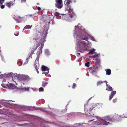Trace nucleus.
<instances>
[{
  "label": "nucleus",
  "mask_w": 127,
  "mask_h": 127,
  "mask_svg": "<svg viewBox=\"0 0 127 127\" xmlns=\"http://www.w3.org/2000/svg\"><path fill=\"white\" fill-rule=\"evenodd\" d=\"M73 33L74 37L76 39L75 49L78 51L84 53L89 51L88 48L92 45L91 42L88 40L89 38L92 41H96L94 37L88 34L80 23L74 27Z\"/></svg>",
  "instance_id": "1"
},
{
  "label": "nucleus",
  "mask_w": 127,
  "mask_h": 127,
  "mask_svg": "<svg viewBox=\"0 0 127 127\" xmlns=\"http://www.w3.org/2000/svg\"><path fill=\"white\" fill-rule=\"evenodd\" d=\"M48 29H47L46 31H44L43 32L41 33L40 31L38 32L37 35L34 37L33 39L34 41L37 42V44H40V46L38 50L36 53L37 55V59L35 61L34 66L35 69L39 68V65L38 61L39 57L38 56L40 55L42 53V49L43 47L44 43L46 41L45 40L47 34L48 33Z\"/></svg>",
  "instance_id": "2"
},
{
  "label": "nucleus",
  "mask_w": 127,
  "mask_h": 127,
  "mask_svg": "<svg viewBox=\"0 0 127 127\" xmlns=\"http://www.w3.org/2000/svg\"><path fill=\"white\" fill-rule=\"evenodd\" d=\"M12 80L15 83H16V80L17 81L22 85L27 84L31 78L27 75L16 74H13Z\"/></svg>",
  "instance_id": "3"
},
{
  "label": "nucleus",
  "mask_w": 127,
  "mask_h": 127,
  "mask_svg": "<svg viewBox=\"0 0 127 127\" xmlns=\"http://www.w3.org/2000/svg\"><path fill=\"white\" fill-rule=\"evenodd\" d=\"M95 117L97 121L93 122L94 124L102 126H107L110 123L109 122H112L111 118V116L109 115H107L101 118L99 117L96 116Z\"/></svg>",
  "instance_id": "4"
},
{
  "label": "nucleus",
  "mask_w": 127,
  "mask_h": 127,
  "mask_svg": "<svg viewBox=\"0 0 127 127\" xmlns=\"http://www.w3.org/2000/svg\"><path fill=\"white\" fill-rule=\"evenodd\" d=\"M72 0H65L64 1V10L65 11H67L68 12L72 13L73 14H74L72 9L71 8V6L69 4L72 2Z\"/></svg>",
  "instance_id": "5"
},
{
  "label": "nucleus",
  "mask_w": 127,
  "mask_h": 127,
  "mask_svg": "<svg viewBox=\"0 0 127 127\" xmlns=\"http://www.w3.org/2000/svg\"><path fill=\"white\" fill-rule=\"evenodd\" d=\"M95 104H85L84 106V110L85 113L87 114H90L91 116H92L91 113V111L92 110L93 108L95 107ZM94 115V114H93Z\"/></svg>",
  "instance_id": "6"
},
{
  "label": "nucleus",
  "mask_w": 127,
  "mask_h": 127,
  "mask_svg": "<svg viewBox=\"0 0 127 127\" xmlns=\"http://www.w3.org/2000/svg\"><path fill=\"white\" fill-rule=\"evenodd\" d=\"M1 85L3 88H5L14 90L15 91H17L19 89L18 88L12 83L6 84L3 83L1 84Z\"/></svg>",
  "instance_id": "7"
},
{
  "label": "nucleus",
  "mask_w": 127,
  "mask_h": 127,
  "mask_svg": "<svg viewBox=\"0 0 127 127\" xmlns=\"http://www.w3.org/2000/svg\"><path fill=\"white\" fill-rule=\"evenodd\" d=\"M36 46L34 48H33L32 49L31 52V53H30V54H29L28 55V56H29L26 59V60L25 62L23 64V65H25L28 64V62L29 60L31 58H32V56L33 52L35 51L37 47L39 45V44H37V42H36Z\"/></svg>",
  "instance_id": "8"
},
{
  "label": "nucleus",
  "mask_w": 127,
  "mask_h": 127,
  "mask_svg": "<svg viewBox=\"0 0 127 127\" xmlns=\"http://www.w3.org/2000/svg\"><path fill=\"white\" fill-rule=\"evenodd\" d=\"M127 118V116L122 117L121 115H119L117 114H115L111 117L112 122H114L115 121H119L121 118Z\"/></svg>",
  "instance_id": "9"
},
{
  "label": "nucleus",
  "mask_w": 127,
  "mask_h": 127,
  "mask_svg": "<svg viewBox=\"0 0 127 127\" xmlns=\"http://www.w3.org/2000/svg\"><path fill=\"white\" fill-rule=\"evenodd\" d=\"M98 67L97 65H93L90 68L89 71L90 72L94 75H96Z\"/></svg>",
  "instance_id": "10"
},
{
  "label": "nucleus",
  "mask_w": 127,
  "mask_h": 127,
  "mask_svg": "<svg viewBox=\"0 0 127 127\" xmlns=\"http://www.w3.org/2000/svg\"><path fill=\"white\" fill-rule=\"evenodd\" d=\"M55 5L59 9H61L63 7V4L62 0H56Z\"/></svg>",
  "instance_id": "11"
},
{
  "label": "nucleus",
  "mask_w": 127,
  "mask_h": 127,
  "mask_svg": "<svg viewBox=\"0 0 127 127\" xmlns=\"http://www.w3.org/2000/svg\"><path fill=\"white\" fill-rule=\"evenodd\" d=\"M42 71H44L43 73L42 74H47L49 73V68L47 67L42 65V67L41 68Z\"/></svg>",
  "instance_id": "12"
},
{
  "label": "nucleus",
  "mask_w": 127,
  "mask_h": 127,
  "mask_svg": "<svg viewBox=\"0 0 127 127\" xmlns=\"http://www.w3.org/2000/svg\"><path fill=\"white\" fill-rule=\"evenodd\" d=\"M94 53L95 54L92 56V57L94 58V60H95L97 63H98L100 62V61L98 59V58L100 56V53H97L96 52H95Z\"/></svg>",
  "instance_id": "13"
},
{
  "label": "nucleus",
  "mask_w": 127,
  "mask_h": 127,
  "mask_svg": "<svg viewBox=\"0 0 127 127\" xmlns=\"http://www.w3.org/2000/svg\"><path fill=\"white\" fill-rule=\"evenodd\" d=\"M15 4V3L14 1H11L9 2H7L6 5L9 8H10L11 6H13Z\"/></svg>",
  "instance_id": "14"
},
{
  "label": "nucleus",
  "mask_w": 127,
  "mask_h": 127,
  "mask_svg": "<svg viewBox=\"0 0 127 127\" xmlns=\"http://www.w3.org/2000/svg\"><path fill=\"white\" fill-rule=\"evenodd\" d=\"M116 91H113L111 92V94L109 95V100L110 101L112 99L114 95L116 94Z\"/></svg>",
  "instance_id": "15"
},
{
  "label": "nucleus",
  "mask_w": 127,
  "mask_h": 127,
  "mask_svg": "<svg viewBox=\"0 0 127 127\" xmlns=\"http://www.w3.org/2000/svg\"><path fill=\"white\" fill-rule=\"evenodd\" d=\"M62 15H63V19H65V20L67 21H69L70 20V16L69 15L63 14Z\"/></svg>",
  "instance_id": "16"
},
{
  "label": "nucleus",
  "mask_w": 127,
  "mask_h": 127,
  "mask_svg": "<svg viewBox=\"0 0 127 127\" xmlns=\"http://www.w3.org/2000/svg\"><path fill=\"white\" fill-rule=\"evenodd\" d=\"M106 90L108 91H111L113 89L112 87L110 86L109 85L107 84V83H106Z\"/></svg>",
  "instance_id": "17"
},
{
  "label": "nucleus",
  "mask_w": 127,
  "mask_h": 127,
  "mask_svg": "<svg viewBox=\"0 0 127 127\" xmlns=\"http://www.w3.org/2000/svg\"><path fill=\"white\" fill-rule=\"evenodd\" d=\"M83 125L80 124H75L73 126L71 125L70 127H82Z\"/></svg>",
  "instance_id": "18"
},
{
  "label": "nucleus",
  "mask_w": 127,
  "mask_h": 127,
  "mask_svg": "<svg viewBox=\"0 0 127 127\" xmlns=\"http://www.w3.org/2000/svg\"><path fill=\"white\" fill-rule=\"evenodd\" d=\"M105 70L106 71V74L107 75H109L111 74V70L109 69H106Z\"/></svg>",
  "instance_id": "19"
},
{
  "label": "nucleus",
  "mask_w": 127,
  "mask_h": 127,
  "mask_svg": "<svg viewBox=\"0 0 127 127\" xmlns=\"http://www.w3.org/2000/svg\"><path fill=\"white\" fill-rule=\"evenodd\" d=\"M45 55L48 56L50 54V52L49 50L47 49H45Z\"/></svg>",
  "instance_id": "20"
},
{
  "label": "nucleus",
  "mask_w": 127,
  "mask_h": 127,
  "mask_svg": "<svg viewBox=\"0 0 127 127\" xmlns=\"http://www.w3.org/2000/svg\"><path fill=\"white\" fill-rule=\"evenodd\" d=\"M48 84V82L46 81H44L42 82V86L43 87H45Z\"/></svg>",
  "instance_id": "21"
},
{
  "label": "nucleus",
  "mask_w": 127,
  "mask_h": 127,
  "mask_svg": "<svg viewBox=\"0 0 127 127\" xmlns=\"http://www.w3.org/2000/svg\"><path fill=\"white\" fill-rule=\"evenodd\" d=\"M32 27V25H31V26L29 25H26L24 27L23 32L24 30H25L26 29H31V27Z\"/></svg>",
  "instance_id": "22"
},
{
  "label": "nucleus",
  "mask_w": 127,
  "mask_h": 127,
  "mask_svg": "<svg viewBox=\"0 0 127 127\" xmlns=\"http://www.w3.org/2000/svg\"><path fill=\"white\" fill-rule=\"evenodd\" d=\"M37 110H39L43 112H45L46 111V109L45 108H39Z\"/></svg>",
  "instance_id": "23"
},
{
  "label": "nucleus",
  "mask_w": 127,
  "mask_h": 127,
  "mask_svg": "<svg viewBox=\"0 0 127 127\" xmlns=\"http://www.w3.org/2000/svg\"><path fill=\"white\" fill-rule=\"evenodd\" d=\"M71 114H78V115H79L80 116H81V115H82V114L81 113H79V112H72L71 113Z\"/></svg>",
  "instance_id": "24"
},
{
  "label": "nucleus",
  "mask_w": 127,
  "mask_h": 127,
  "mask_svg": "<svg viewBox=\"0 0 127 127\" xmlns=\"http://www.w3.org/2000/svg\"><path fill=\"white\" fill-rule=\"evenodd\" d=\"M95 51V49L94 48H93V49L90 50H89V52L88 53L92 54Z\"/></svg>",
  "instance_id": "25"
},
{
  "label": "nucleus",
  "mask_w": 127,
  "mask_h": 127,
  "mask_svg": "<svg viewBox=\"0 0 127 127\" xmlns=\"http://www.w3.org/2000/svg\"><path fill=\"white\" fill-rule=\"evenodd\" d=\"M30 87H28L27 88L26 87H24V88H23V89H24L23 90L25 91H29V90H30Z\"/></svg>",
  "instance_id": "26"
},
{
  "label": "nucleus",
  "mask_w": 127,
  "mask_h": 127,
  "mask_svg": "<svg viewBox=\"0 0 127 127\" xmlns=\"http://www.w3.org/2000/svg\"><path fill=\"white\" fill-rule=\"evenodd\" d=\"M3 103H6L8 104H9L10 105H11L12 103H11V101H7L6 100H4V101L3 102Z\"/></svg>",
  "instance_id": "27"
},
{
  "label": "nucleus",
  "mask_w": 127,
  "mask_h": 127,
  "mask_svg": "<svg viewBox=\"0 0 127 127\" xmlns=\"http://www.w3.org/2000/svg\"><path fill=\"white\" fill-rule=\"evenodd\" d=\"M103 83V82L101 81H99L97 82V85L98 86L100 85Z\"/></svg>",
  "instance_id": "28"
},
{
  "label": "nucleus",
  "mask_w": 127,
  "mask_h": 127,
  "mask_svg": "<svg viewBox=\"0 0 127 127\" xmlns=\"http://www.w3.org/2000/svg\"><path fill=\"white\" fill-rule=\"evenodd\" d=\"M44 89L42 87L38 89V91L39 92H43L44 91Z\"/></svg>",
  "instance_id": "29"
},
{
  "label": "nucleus",
  "mask_w": 127,
  "mask_h": 127,
  "mask_svg": "<svg viewBox=\"0 0 127 127\" xmlns=\"http://www.w3.org/2000/svg\"><path fill=\"white\" fill-rule=\"evenodd\" d=\"M22 62L21 61H18L17 62V64L19 66H21L22 64Z\"/></svg>",
  "instance_id": "30"
},
{
  "label": "nucleus",
  "mask_w": 127,
  "mask_h": 127,
  "mask_svg": "<svg viewBox=\"0 0 127 127\" xmlns=\"http://www.w3.org/2000/svg\"><path fill=\"white\" fill-rule=\"evenodd\" d=\"M85 65L86 66H87V67H89L90 65V63L89 62H88L86 63L85 64Z\"/></svg>",
  "instance_id": "31"
},
{
  "label": "nucleus",
  "mask_w": 127,
  "mask_h": 127,
  "mask_svg": "<svg viewBox=\"0 0 127 127\" xmlns=\"http://www.w3.org/2000/svg\"><path fill=\"white\" fill-rule=\"evenodd\" d=\"M76 84L75 83H73V85L72 86V88L73 89H74L76 87Z\"/></svg>",
  "instance_id": "32"
},
{
  "label": "nucleus",
  "mask_w": 127,
  "mask_h": 127,
  "mask_svg": "<svg viewBox=\"0 0 127 127\" xmlns=\"http://www.w3.org/2000/svg\"><path fill=\"white\" fill-rule=\"evenodd\" d=\"M117 98H116L115 99H113V103H115L117 101Z\"/></svg>",
  "instance_id": "33"
},
{
  "label": "nucleus",
  "mask_w": 127,
  "mask_h": 127,
  "mask_svg": "<svg viewBox=\"0 0 127 127\" xmlns=\"http://www.w3.org/2000/svg\"><path fill=\"white\" fill-rule=\"evenodd\" d=\"M1 60H2V61H3L5 62V60H4V59L2 56H1Z\"/></svg>",
  "instance_id": "34"
},
{
  "label": "nucleus",
  "mask_w": 127,
  "mask_h": 127,
  "mask_svg": "<svg viewBox=\"0 0 127 127\" xmlns=\"http://www.w3.org/2000/svg\"><path fill=\"white\" fill-rule=\"evenodd\" d=\"M123 116H124V117L125 116H127V112L124 113L123 115Z\"/></svg>",
  "instance_id": "35"
},
{
  "label": "nucleus",
  "mask_w": 127,
  "mask_h": 127,
  "mask_svg": "<svg viewBox=\"0 0 127 127\" xmlns=\"http://www.w3.org/2000/svg\"><path fill=\"white\" fill-rule=\"evenodd\" d=\"M37 9L39 11H40L41 10V8L39 7H37Z\"/></svg>",
  "instance_id": "36"
},
{
  "label": "nucleus",
  "mask_w": 127,
  "mask_h": 127,
  "mask_svg": "<svg viewBox=\"0 0 127 127\" xmlns=\"http://www.w3.org/2000/svg\"><path fill=\"white\" fill-rule=\"evenodd\" d=\"M1 8L3 9L4 7V5H1V7H0Z\"/></svg>",
  "instance_id": "37"
},
{
  "label": "nucleus",
  "mask_w": 127,
  "mask_h": 127,
  "mask_svg": "<svg viewBox=\"0 0 127 127\" xmlns=\"http://www.w3.org/2000/svg\"><path fill=\"white\" fill-rule=\"evenodd\" d=\"M5 81H6V80L5 79H3L2 83H4V84H5L4 83V82H5Z\"/></svg>",
  "instance_id": "38"
},
{
  "label": "nucleus",
  "mask_w": 127,
  "mask_h": 127,
  "mask_svg": "<svg viewBox=\"0 0 127 127\" xmlns=\"http://www.w3.org/2000/svg\"><path fill=\"white\" fill-rule=\"evenodd\" d=\"M26 1V0H21V2L22 3L23 2H25Z\"/></svg>",
  "instance_id": "39"
},
{
  "label": "nucleus",
  "mask_w": 127,
  "mask_h": 127,
  "mask_svg": "<svg viewBox=\"0 0 127 127\" xmlns=\"http://www.w3.org/2000/svg\"><path fill=\"white\" fill-rule=\"evenodd\" d=\"M80 53H77V55L78 56H79L80 55Z\"/></svg>",
  "instance_id": "40"
},
{
  "label": "nucleus",
  "mask_w": 127,
  "mask_h": 127,
  "mask_svg": "<svg viewBox=\"0 0 127 127\" xmlns=\"http://www.w3.org/2000/svg\"><path fill=\"white\" fill-rule=\"evenodd\" d=\"M31 88L33 90V91H35L36 90V89L35 88Z\"/></svg>",
  "instance_id": "41"
},
{
  "label": "nucleus",
  "mask_w": 127,
  "mask_h": 127,
  "mask_svg": "<svg viewBox=\"0 0 127 127\" xmlns=\"http://www.w3.org/2000/svg\"><path fill=\"white\" fill-rule=\"evenodd\" d=\"M94 120H95L94 119H92V120H91L89 121H88V122H91L93 121Z\"/></svg>",
  "instance_id": "42"
},
{
  "label": "nucleus",
  "mask_w": 127,
  "mask_h": 127,
  "mask_svg": "<svg viewBox=\"0 0 127 127\" xmlns=\"http://www.w3.org/2000/svg\"><path fill=\"white\" fill-rule=\"evenodd\" d=\"M38 68H37V69H36V71H37V73H39V72L38 70Z\"/></svg>",
  "instance_id": "43"
},
{
  "label": "nucleus",
  "mask_w": 127,
  "mask_h": 127,
  "mask_svg": "<svg viewBox=\"0 0 127 127\" xmlns=\"http://www.w3.org/2000/svg\"><path fill=\"white\" fill-rule=\"evenodd\" d=\"M103 82H106V83H107L108 82H107L106 81H104Z\"/></svg>",
  "instance_id": "44"
},
{
  "label": "nucleus",
  "mask_w": 127,
  "mask_h": 127,
  "mask_svg": "<svg viewBox=\"0 0 127 127\" xmlns=\"http://www.w3.org/2000/svg\"><path fill=\"white\" fill-rule=\"evenodd\" d=\"M14 35L16 36H18V33L17 34H14Z\"/></svg>",
  "instance_id": "45"
},
{
  "label": "nucleus",
  "mask_w": 127,
  "mask_h": 127,
  "mask_svg": "<svg viewBox=\"0 0 127 127\" xmlns=\"http://www.w3.org/2000/svg\"><path fill=\"white\" fill-rule=\"evenodd\" d=\"M86 75H87V76H89V74H88V73H87V74H86Z\"/></svg>",
  "instance_id": "46"
},
{
  "label": "nucleus",
  "mask_w": 127,
  "mask_h": 127,
  "mask_svg": "<svg viewBox=\"0 0 127 127\" xmlns=\"http://www.w3.org/2000/svg\"><path fill=\"white\" fill-rule=\"evenodd\" d=\"M17 125H18V126H21V124H17Z\"/></svg>",
  "instance_id": "47"
},
{
  "label": "nucleus",
  "mask_w": 127,
  "mask_h": 127,
  "mask_svg": "<svg viewBox=\"0 0 127 127\" xmlns=\"http://www.w3.org/2000/svg\"><path fill=\"white\" fill-rule=\"evenodd\" d=\"M33 107H32V110H34V109H33Z\"/></svg>",
  "instance_id": "48"
},
{
  "label": "nucleus",
  "mask_w": 127,
  "mask_h": 127,
  "mask_svg": "<svg viewBox=\"0 0 127 127\" xmlns=\"http://www.w3.org/2000/svg\"><path fill=\"white\" fill-rule=\"evenodd\" d=\"M16 22L17 23H19V21L18 20Z\"/></svg>",
  "instance_id": "49"
},
{
  "label": "nucleus",
  "mask_w": 127,
  "mask_h": 127,
  "mask_svg": "<svg viewBox=\"0 0 127 127\" xmlns=\"http://www.w3.org/2000/svg\"><path fill=\"white\" fill-rule=\"evenodd\" d=\"M91 98H92V97H91V98H89V100H88V101H89V100L91 99Z\"/></svg>",
  "instance_id": "50"
},
{
  "label": "nucleus",
  "mask_w": 127,
  "mask_h": 127,
  "mask_svg": "<svg viewBox=\"0 0 127 127\" xmlns=\"http://www.w3.org/2000/svg\"><path fill=\"white\" fill-rule=\"evenodd\" d=\"M2 107V106L1 105H0V108Z\"/></svg>",
  "instance_id": "51"
},
{
  "label": "nucleus",
  "mask_w": 127,
  "mask_h": 127,
  "mask_svg": "<svg viewBox=\"0 0 127 127\" xmlns=\"http://www.w3.org/2000/svg\"><path fill=\"white\" fill-rule=\"evenodd\" d=\"M29 16H30V17H31V16L32 15H29Z\"/></svg>",
  "instance_id": "52"
},
{
  "label": "nucleus",
  "mask_w": 127,
  "mask_h": 127,
  "mask_svg": "<svg viewBox=\"0 0 127 127\" xmlns=\"http://www.w3.org/2000/svg\"><path fill=\"white\" fill-rule=\"evenodd\" d=\"M15 1V0H14V1H14V2H14Z\"/></svg>",
  "instance_id": "53"
},
{
  "label": "nucleus",
  "mask_w": 127,
  "mask_h": 127,
  "mask_svg": "<svg viewBox=\"0 0 127 127\" xmlns=\"http://www.w3.org/2000/svg\"><path fill=\"white\" fill-rule=\"evenodd\" d=\"M56 17H57V18H58V19H59V18H58V16H57Z\"/></svg>",
  "instance_id": "54"
},
{
  "label": "nucleus",
  "mask_w": 127,
  "mask_h": 127,
  "mask_svg": "<svg viewBox=\"0 0 127 127\" xmlns=\"http://www.w3.org/2000/svg\"><path fill=\"white\" fill-rule=\"evenodd\" d=\"M19 18H21L20 17V16H19Z\"/></svg>",
  "instance_id": "55"
},
{
  "label": "nucleus",
  "mask_w": 127,
  "mask_h": 127,
  "mask_svg": "<svg viewBox=\"0 0 127 127\" xmlns=\"http://www.w3.org/2000/svg\"><path fill=\"white\" fill-rule=\"evenodd\" d=\"M71 16V17H72V16Z\"/></svg>",
  "instance_id": "56"
},
{
  "label": "nucleus",
  "mask_w": 127,
  "mask_h": 127,
  "mask_svg": "<svg viewBox=\"0 0 127 127\" xmlns=\"http://www.w3.org/2000/svg\"><path fill=\"white\" fill-rule=\"evenodd\" d=\"M74 2H75V1H74Z\"/></svg>",
  "instance_id": "57"
}]
</instances>
